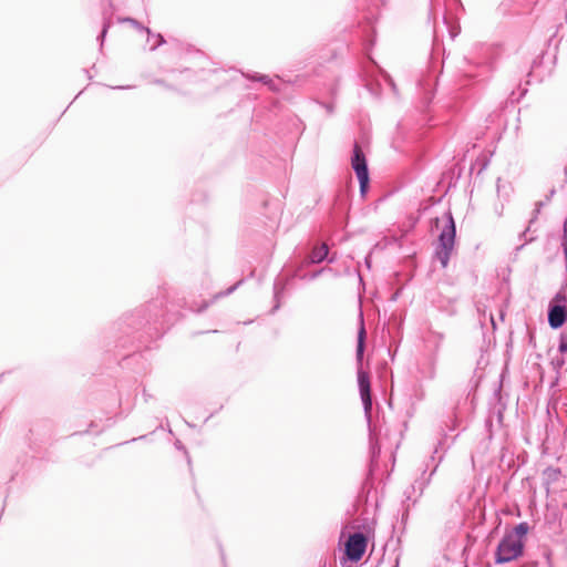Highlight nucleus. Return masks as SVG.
Segmentation results:
<instances>
[{"mask_svg": "<svg viewBox=\"0 0 567 567\" xmlns=\"http://www.w3.org/2000/svg\"><path fill=\"white\" fill-rule=\"evenodd\" d=\"M436 227H441L439 245L435 256L441 262L442 268H446L455 244V223L451 213L444 214L442 218H436Z\"/></svg>", "mask_w": 567, "mask_h": 567, "instance_id": "obj_1", "label": "nucleus"}, {"mask_svg": "<svg viewBox=\"0 0 567 567\" xmlns=\"http://www.w3.org/2000/svg\"><path fill=\"white\" fill-rule=\"evenodd\" d=\"M257 80L259 81H262L265 82L266 84L269 85V87L272 90V91H279V87H278V84L276 81L271 80V79H268L266 75L264 76H259V78H256Z\"/></svg>", "mask_w": 567, "mask_h": 567, "instance_id": "obj_11", "label": "nucleus"}, {"mask_svg": "<svg viewBox=\"0 0 567 567\" xmlns=\"http://www.w3.org/2000/svg\"><path fill=\"white\" fill-rule=\"evenodd\" d=\"M107 29H109V24H106V23H105V24L103 25L102 32H101V34H100V39H101V41H103V39L105 38L106 32H107Z\"/></svg>", "mask_w": 567, "mask_h": 567, "instance_id": "obj_15", "label": "nucleus"}, {"mask_svg": "<svg viewBox=\"0 0 567 567\" xmlns=\"http://www.w3.org/2000/svg\"><path fill=\"white\" fill-rule=\"evenodd\" d=\"M241 281H238L236 285L228 288L225 292L220 293V296H227L230 295L233 291L237 289V287L240 285Z\"/></svg>", "mask_w": 567, "mask_h": 567, "instance_id": "obj_14", "label": "nucleus"}, {"mask_svg": "<svg viewBox=\"0 0 567 567\" xmlns=\"http://www.w3.org/2000/svg\"><path fill=\"white\" fill-rule=\"evenodd\" d=\"M329 248L326 244L316 247L310 254V261L312 264H319L323 261L328 256Z\"/></svg>", "mask_w": 567, "mask_h": 567, "instance_id": "obj_7", "label": "nucleus"}, {"mask_svg": "<svg viewBox=\"0 0 567 567\" xmlns=\"http://www.w3.org/2000/svg\"><path fill=\"white\" fill-rule=\"evenodd\" d=\"M130 86H118L117 89L120 90H123V89H128Z\"/></svg>", "mask_w": 567, "mask_h": 567, "instance_id": "obj_18", "label": "nucleus"}, {"mask_svg": "<svg viewBox=\"0 0 567 567\" xmlns=\"http://www.w3.org/2000/svg\"><path fill=\"white\" fill-rule=\"evenodd\" d=\"M524 542L518 539L516 535H505L499 542L496 550V564L509 563L522 556Z\"/></svg>", "mask_w": 567, "mask_h": 567, "instance_id": "obj_3", "label": "nucleus"}, {"mask_svg": "<svg viewBox=\"0 0 567 567\" xmlns=\"http://www.w3.org/2000/svg\"><path fill=\"white\" fill-rule=\"evenodd\" d=\"M565 363H566V361H565V359H564L563 357H556V358H553V359H551V362H550V364H551L553 369H554L557 373H559V372H560V370L563 369V367L565 365Z\"/></svg>", "mask_w": 567, "mask_h": 567, "instance_id": "obj_10", "label": "nucleus"}, {"mask_svg": "<svg viewBox=\"0 0 567 567\" xmlns=\"http://www.w3.org/2000/svg\"><path fill=\"white\" fill-rule=\"evenodd\" d=\"M458 28H453L450 30L451 37L454 39L458 34Z\"/></svg>", "mask_w": 567, "mask_h": 567, "instance_id": "obj_17", "label": "nucleus"}, {"mask_svg": "<svg viewBox=\"0 0 567 567\" xmlns=\"http://www.w3.org/2000/svg\"><path fill=\"white\" fill-rule=\"evenodd\" d=\"M125 21H127V22L132 23V24H133L136 29H138V30H143V31H145V29H146V28H144L143 25H141V24H140L136 20H134V19H130V18H128V19H126Z\"/></svg>", "mask_w": 567, "mask_h": 567, "instance_id": "obj_13", "label": "nucleus"}, {"mask_svg": "<svg viewBox=\"0 0 567 567\" xmlns=\"http://www.w3.org/2000/svg\"><path fill=\"white\" fill-rule=\"evenodd\" d=\"M351 165L360 183V192L363 195L368 188L369 173L365 156L358 144H355L353 147Z\"/></svg>", "mask_w": 567, "mask_h": 567, "instance_id": "obj_4", "label": "nucleus"}, {"mask_svg": "<svg viewBox=\"0 0 567 567\" xmlns=\"http://www.w3.org/2000/svg\"><path fill=\"white\" fill-rule=\"evenodd\" d=\"M365 329L363 319L361 318L360 329L358 331V346H357V361L359 363L358 369V385L360 391L361 401L363 404L364 413L369 417L372 409L371 391H370V378L367 372L361 369V362L364 351Z\"/></svg>", "mask_w": 567, "mask_h": 567, "instance_id": "obj_2", "label": "nucleus"}, {"mask_svg": "<svg viewBox=\"0 0 567 567\" xmlns=\"http://www.w3.org/2000/svg\"><path fill=\"white\" fill-rule=\"evenodd\" d=\"M529 530V526L527 523L523 522V523H519L512 533H509L508 535H516L518 537V539L523 540V538L527 535Z\"/></svg>", "mask_w": 567, "mask_h": 567, "instance_id": "obj_9", "label": "nucleus"}, {"mask_svg": "<svg viewBox=\"0 0 567 567\" xmlns=\"http://www.w3.org/2000/svg\"><path fill=\"white\" fill-rule=\"evenodd\" d=\"M145 32L147 33V42L151 44V50H155L161 44L164 43V38L162 34H153L150 29H145Z\"/></svg>", "mask_w": 567, "mask_h": 567, "instance_id": "obj_8", "label": "nucleus"}, {"mask_svg": "<svg viewBox=\"0 0 567 567\" xmlns=\"http://www.w3.org/2000/svg\"><path fill=\"white\" fill-rule=\"evenodd\" d=\"M496 187H497V194H498V196H501L502 195V188H504V186L502 185V181L501 179H497Z\"/></svg>", "mask_w": 567, "mask_h": 567, "instance_id": "obj_16", "label": "nucleus"}, {"mask_svg": "<svg viewBox=\"0 0 567 567\" xmlns=\"http://www.w3.org/2000/svg\"><path fill=\"white\" fill-rule=\"evenodd\" d=\"M367 549V538L362 533H354L349 536L346 543V554L352 561H358L362 558Z\"/></svg>", "mask_w": 567, "mask_h": 567, "instance_id": "obj_5", "label": "nucleus"}, {"mask_svg": "<svg viewBox=\"0 0 567 567\" xmlns=\"http://www.w3.org/2000/svg\"><path fill=\"white\" fill-rule=\"evenodd\" d=\"M567 320V310L564 306H553L548 311V322L553 329L560 328Z\"/></svg>", "mask_w": 567, "mask_h": 567, "instance_id": "obj_6", "label": "nucleus"}, {"mask_svg": "<svg viewBox=\"0 0 567 567\" xmlns=\"http://www.w3.org/2000/svg\"><path fill=\"white\" fill-rule=\"evenodd\" d=\"M558 352L560 354L567 353V338L560 337L559 344H558Z\"/></svg>", "mask_w": 567, "mask_h": 567, "instance_id": "obj_12", "label": "nucleus"}]
</instances>
